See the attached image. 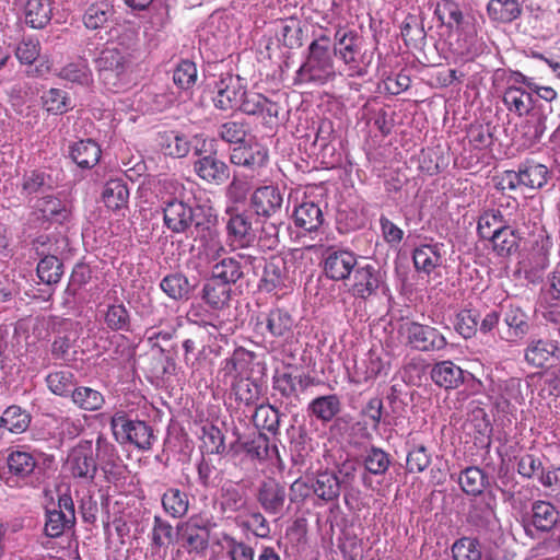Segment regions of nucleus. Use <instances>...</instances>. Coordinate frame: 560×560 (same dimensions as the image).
Segmentation results:
<instances>
[{"label":"nucleus","mask_w":560,"mask_h":560,"mask_svg":"<svg viewBox=\"0 0 560 560\" xmlns=\"http://www.w3.org/2000/svg\"><path fill=\"white\" fill-rule=\"evenodd\" d=\"M163 211V223L173 234L188 235L192 228L198 232V237L208 246L209 250L219 256L225 252L221 244L217 230L212 226L211 214H205L200 220V207H192L186 200L167 202L161 207Z\"/></svg>","instance_id":"1"},{"label":"nucleus","mask_w":560,"mask_h":560,"mask_svg":"<svg viewBox=\"0 0 560 560\" xmlns=\"http://www.w3.org/2000/svg\"><path fill=\"white\" fill-rule=\"evenodd\" d=\"M335 77L331 39L323 34L308 45L305 60L296 71L295 82L324 85Z\"/></svg>","instance_id":"2"},{"label":"nucleus","mask_w":560,"mask_h":560,"mask_svg":"<svg viewBox=\"0 0 560 560\" xmlns=\"http://www.w3.org/2000/svg\"><path fill=\"white\" fill-rule=\"evenodd\" d=\"M132 50L120 43L103 49L96 59V68L104 85L118 92L131 82Z\"/></svg>","instance_id":"3"},{"label":"nucleus","mask_w":560,"mask_h":560,"mask_svg":"<svg viewBox=\"0 0 560 560\" xmlns=\"http://www.w3.org/2000/svg\"><path fill=\"white\" fill-rule=\"evenodd\" d=\"M110 429L120 443H131L142 451L152 447L156 438L152 428L144 421L131 420L122 410L116 411L110 419Z\"/></svg>","instance_id":"4"},{"label":"nucleus","mask_w":560,"mask_h":560,"mask_svg":"<svg viewBox=\"0 0 560 560\" xmlns=\"http://www.w3.org/2000/svg\"><path fill=\"white\" fill-rule=\"evenodd\" d=\"M534 79L520 71H511L506 77V88L503 93V103L510 112L518 116L529 115L533 108Z\"/></svg>","instance_id":"5"},{"label":"nucleus","mask_w":560,"mask_h":560,"mask_svg":"<svg viewBox=\"0 0 560 560\" xmlns=\"http://www.w3.org/2000/svg\"><path fill=\"white\" fill-rule=\"evenodd\" d=\"M550 176V172L544 164L535 162L522 163L517 171H505L499 185L502 189L516 190L518 188L540 189Z\"/></svg>","instance_id":"6"},{"label":"nucleus","mask_w":560,"mask_h":560,"mask_svg":"<svg viewBox=\"0 0 560 560\" xmlns=\"http://www.w3.org/2000/svg\"><path fill=\"white\" fill-rule=\"evenodd\" d=\"M236 108L248 116L260 118L268 128L275 127L279 121V104L258 92L245 89Z\"/></svg>","instance_id":"7"},{"label":"nucleus","mask_w":560,"mask_h":560,"mask_svg":"<svg viewBox=\"0 0 560 560\" xmlns=\"http://www.w3.org/2000/svg\"><path fill=\"white\" fill-rule=\"evenodd\" d=\"M195 155L198 158L192 163V170L203 183L221 186L229 180L230 167L215 153L202 154L200 150H196Z\"/></svg>","instance_id":"8"},{"label":"nucleus","mask_w":560,"mask_h":560,"mask_svg":"<svg viewBox=\"0 0 560 560\" xmlns=\"http://www.w3.org/2000/svg\"><path fill=\"white\" fill-rule=\"evenodd\" d=\"M358 265L357 256L347 249L327 247L323 253V269L327 278L343 281L349 278Z\"/></svg>","instance_id":"9"},{"label":"nucleus","mask_w":560,"mask_h":560,"mask_svg":"<svg viewBox=\"0 0 560 560\" xmlns=\"http://www.w3.org/2000/svg\"><path fill=\"white\" fill-rule=\"evenodd\" d=\"M245 90L243 79L231 73L221 74L214 85L212 102L220 110H230L237 107Z\"/></svg>","instance_id":"10"},{"label":"nucleus","mask_w":560,"mask_h":560,"mask_svg":"<svg viewBox=\"0 0 560 560\" xmlns=\"http://www.w3.org/2000/svg\"><path fill=\"white\" fill-rule=\"evenodd\" d=\"M67 465L73 477L94 479L97 464L94 457L92 441H80L69 453Z\"/></svg>","instance_id":"11"},{"label":"nucleus","mask_w":560,"mask_h":560,"mask_svg":"<svg viewBox=\"0 0 560 560\" xmlns=\"http://www.w3.org/2000/svg\"><path fill=\"white\" fill-rule=\"evenodd\" d=\"M407 342L419 351H439L446 346L445 337L434 327L409 323L405 328Z\"/></svg>","instance_id":"12"},{"label":"nucleus","mask_w":560,"mask_h":560,"mask_svg":"<svg viewBox=\"0 0 560 560\" xmlns=\"http://www.w3.org/2000/svg\"><path fill=\"white\" fill-rule=\"evenodd\" d=\"M230 162L259 174L268 163V150L259 143H242L231 151Z\"/></svg>","instance_id":"13"},{"label":"nucleus","mask_w":560,"mask_h":560,"mask_svg":"<svg viewBox=\"0 0 560 560\" xmlns=\"http://www.w3.org/2000/svg\"><path fill=\"white\" fill-rule=\"evenodd\" d=\"M497 500L494 495L488 494L471 501L467 522L478 530H491L498 524L495 514Z\"/></svg>","instance_id":"14"},{"label":"nucleus","mask_w":560,"mask_h":560,"mask_svg":"<svg viewBox=\"0 0 560 560\" xmlns=\"http://www.w3.org/2000/svg\"><path fill=\"white\" fill-rule=\"evenodd\" d=\"M184 547L188 552L202 553L209 546L210 523L201 517H190L182 526Z\"/></svg>","instance_id":"15"},{"label":"nucleus","mask_w":560,"mask_h":560,"mask_svg":"<svg viewBox=\"0 0 560 560\" xmlns=\"http://www.w3.org/2000/svg\"><path fill=\"white\" fill-rule=\"evenodd\" d=\"M250 497L246 487L228 481L220 489L219 505L223 514L247 513Z\"/></svg>","instance_id":"16"},{"label":"nucleus","mask_w":560,"mask_h":560,"mask_svg":"<svg viewBox=\"0 0 560 560\" xmlns=\"http://www.w3.org/2000/svg\"><path fill=\"white\" fill-rule=\"evenodd\" d=\"M256 498L267 514L279 515L284 509L287 490L282 483L269 478L260 483Z\"/></svg>","instance_id":"17"},{"label":"nucleus","mask_w":560,"mask_h":560,"mask_svg":"<svg viewBox=\"0 0 560 560\" xmlns=\"http://www.w3.org/2000/svg\"><path fill=\"white\" fill-rule=\"evenodd\" d=\"M283 197L275 186L257 188L250 197V206L258 217L275 218L281 211Z\"/></svg>","instance_id":"18"},{"label":"nucleus","mask_w":560,"mask_h":560,"mask_svg":"<svg viewBox=\"0 0 560 560\" xmlns=\"http://www.w3.org/2000/svg\"><path fill=\"white\" fill-rule=\"evenodd\" d=\"M228 238L232 245L246 248L254 245L257 238L250 219L244 213H233L226 222Z\"/></svg>","instance_id":"19"},{"label":"nucleus","mask_w":560,"mask_h":560,"mask_svg":"<svg viewBox=\"0 0 560 560\" xmlns=\"http://www.w3.org/2000/svg\"><path fill=\"white\" fill-rule=\"evenodd\" d=\"M353 272V294L364 300L375 294L384 282L381 270L372 265L357 266Z\"/></svg>","instance_id":"20"},{"label":"nucleus","mask_w":560,"mask_h":560,"mask_svg":"<svg viewBox=\"0 0 560 560\" xmlns=\"http://www.w3.org/2000/svg\"><path fill=\"white\" fill-rule=\"evenodd\" d=\"M503 322L505 327L500 329V338L510 343H516L529 330L527 315L518 306L510 305L504 312Z\"/></svg>","instance_id":"21"},{"label":"nucleus","mask_w":560,"mask_h":560,"mask_svg":"<svg viewBox=\"0 0 560 560\" xmlns=\"http://www.w3.org/2000/svg\"><path fill=\"white\" fill-rule=\"evenodd\" d=\"M116 10L112 0H93L84 11L82 21L91 31L107 27L115 21Z\"/></svg>","instance_id":"22"},{"label":"nucleus","mask_w":560,"mask_h":560,"mask_svg":"<svg viewBox=\"0 0 560 560\" xmlns=\"http://www.w3.org/2000/svg\"><path fill=\"white\" fill-rule=\"evenodd\" d=\"M558 341L532 339L525 349V360L535 368H544L557 360Z\"/></svg>","instance_id":"23"},{"label":"nucleus","mask_w":560,"mask_h":560,"mask_svg":"<svg viewBox=\"0 0 560 560\" xmlns=\"http://www.w3.org/2000/svg\"><path fill=\"white\" fill-rule=\"evenodd\" d=\"M311 487L313 494L326 503L336 501L340 495V480L334 471L317 472L311 479Z\"/></svg>","instance_id":"24"},{"label":"nucleus","mask_w":560,"mask_h":560,"mask_svg":"<svg viewBox=\"0 0 560 560\" xmlns=\"http://www.w3.org/2000/svg\"><path fill=\"white\" fill-rule=\"evenodd\" d=\"M560 522V512L550 502L538 500L532 504L530 524L540 532L551 530Z\"/></svg>","instance_id":"25"},{"label":"nucleus","mask_w":560,"mask_h":560,"mask_svg":"<svg viewBox=\"0 0 560 560\" xmlns=\"http://www.w3.org/2000/svg\"><path fill=\"white\" fill-rule=\"evenodd\" d=\"M293 220L298 228L306 232H315L323 224L324 214L317 203L305 201L295 208Z\"/></svg>","instance_id":"26"},{"label":"nucleus","mask_w":560,"mask_h":560,"mask_svg":"<svg viewBox=\"0 0 560 560\" xmlns=\"http://www.w3.org/2000/svg\"><path fill=\"white\" fill-rule=\"evenodd\" d=\"M432 381L445 389L456 388L464 382L463 370L452 361H441L431 370Z\"/></svg>","instance_id":"27"},{"label":"nucleus","mask_w":560,"mask_h":560,"mask_svg":"<svg viewBox=\"0 0 560 560\" xmlns=\"http://www.w3.org/2000/svg\"><path fill=\"white\" fill-rule=\"evenodd\" d=\"M341 402L337 395L318 396L310 401L307 412L323 423L331 421L340 411Z\"/></svg>","instance_id":"28"},{"label":"nucleus","mask_w":560,"mask_h":560,"mask_svg":"<svg viewBox=\"0 0 560 560\" xmlns=\"http://www.w3.org/2000/svg\"><path fill=\"white\" fill-rule=\"evenodd\" d=\"M487 13L492 21L511 23L522 15V2L520 0H489Z\"/></svg>","instance_id":"29"},{"label":"nucleus","mask_w":560,"mask_h":560,"mask_svg":"<svg viewBox=\"0 0 560 560\" xmlns=\"http://www.w3.org/2000/svg\"><path fill=\"white\" fill-rule=\"evenodd\" d=\"M101 148L92 139L80 140L70 147V156L82 168H91L101 158Z\"/></svg>","instance_id":"30"},{"label":"nucleus","mask_w":560,"mask_h":560,"mask_svg":"<svg viewBox=\"0 0 560 560\" xmlns=\"http://www.w3.org/2000/svg\"><path fill=\"white\" fill-rule=\"evenodd\" d=\"M412 259L417 271L430 275L442 262L439 244H422L416 247Z\"/></svg>","instance_id":"31"},{"label":"nucleus","mask_w":560,"mask_h":560,"mask_svg":"<svg viewBox=\"0 0 560 560\" xmlns=\"http://www.w3.org/2000/svg\"><path fill=\"white\" fill-rule=\"evenodd\" d=\"M232 289L224 282L209 279L201 290V299L213 310L224 308L231 300Z\"/></svg>","instance_id":"32"},{"label":"nucleus","mask_w":560,"mask_h":560,"mask_svg":"<svg viewBox=\"0 0 560 560\" xmlns=\"http://www.w3.org/2000/svg\"><path fill=\"white\" fill-rule=\"evenodd\" d=\"M54 188V182L49 174L40 170L25 172L21 183V195L31 197L46 194Z\"/></svg>","instance_id":"33"},{"label":"nucleus","mask_w":560,"mask_h":560,"mask_svg":"<svg viewBox=\"0 0 560 560\" xmlns=\"http://www.w3.org/2000/svg\"><path fill=\"white\" fill-rule=\"evenodd\" d=\"M164 512L173 518L184 517L189 510L188 494L175 487L168 488L161 498Z\"/></svg>","instance_id":"34"},{"label":"nucleus","mask_w":560,"mask_h":560,"mask_svg":"<svg viewBox=\"0 0 560 560\" xmlns=\"http://www.w3.org/2000/svg\"><path fill=\"white\" fill-rule=\"evenodd\" d=\"M244 277L243 267L236 257H225L211 267V279L230 285Z\"/></svg>","instance_id":"35"},{"label":"nucleus","mask_w":560,"mask_h":560,"mask_svg":"<svg viewBox=\"0 0 560 560\" xmlns=\"http://www.w3.org/2000/svg\"><path fill=\"white\" fill-rule=\"evenodd\" d=\"M434 14L447 28L458 30L465 24V19L459 3L455 0H436Z\"/></svg>","instance_id":"36"},{"label":"nucleus","mask_w":560,"mask_h":560,"mask_svg":"<svg viewBox=\"0 0 560 560\" xmlns=\"http://www.w3.org/2000/svg\"><path fill=\"white\" fill-rule=\"evenodd\" d=\"M49 0H28L24 8L25 23L33 28H43L51 20Z\"/></svg>","instance_id":"37"},{"label":"nucleus","mask_w":560,"mask_h":560,"mask_svg":"<svg viewBox=\"0 0 560 560\" xmlns=\"http://www.w3.org/2000/svg\"><path fill=\"white\" fill-rule=\"evenodd\" d=\"M159 143L162 152L174 159L185 158L190 151L189 140L176 131L160 133Z\"/></svg>","instance_id":"38"},{"label":"nucleus","mask_w":560,"mask_h":560,"mask_svg":"<svg viewBox=\"0 0 560 560\" xmlns=\"http://www.w3.org/2000/svg\"><path fill=\"white\" fill-rule=\"evenodd\" d=\"M266 326L273 337L289 339L293 335L294 319L289 312L276 308L269 312Z\"/></svg>","instance_id":"39"},{"label":"nucleus","mask_w":560,"mask_h":560,"mask_svg":"<svg viewBox=\"0 0 560 560\" xmlns=\"http://www.w3.org/2000/svg\"><path fill=\"white\" fill-rule=\"evenodd\" d=\"M287 267L285 261L281 258L273 257L265 262L264 276L261 278V288L270 292L277 288L285 285Z\"/></svg>","instance_id":"40"},{"label":"nucleus","mask_w":560,"mask_h":560,"mask_svg":"<svg viewBox=\"0 0 560 560\" xmlns=\"http://www.w3.org/2000/svg\"><path fill=\"white\" fill-rule=\"evenodd\" d=\"M102 197L108 209L117 211L127 206L129 190L124 180L110 179L105 184Z\"/></svg>","instance_id":"41"},{"label":"nucleus","mask_w":560,"mask_h":560,"mask_svg":"<svg viewBox=\"0 0 560 560\" xmlns=\"http://www.w3.org/2000/svg\"><path fill=\"white\" fill-rule=\"evenodd\" d=\"M70 397L77 407L85 411L100 410L105 404L103 394L88 386H79L73 388Z\"/></svg>","instance_id":"42"},{"label":"nucleus","mask_w":560,"mask_h":560,"mask_svg":"<svg viewBox=\"0 0 560 560\" xmlns=\"http://www.w3.org/2000/svg\"><path fill=\"white\" fill-rule=\"evenodd\" d=\"M162 291L173 300H188L194 285L183 273H171L160 283Z\"/></svg>","instance_id":"43"},{"label":"nucleus","mask_w":560,"mask_h":560,"mask_svg":"<svg viewBox=\"0 0 560 560\" xmlns=\"http://www.w3.org/2000/svg\"><path fill=\"white\" fill-rule=\"evenodd\" d=\"M511 220L506 219L499 209L485 211L478 220L477 231L482 240H490Z\"/></svg>","instance_id":"44"},{"label":"nucleus","mask_w":560,"mask_h":560,"mask_svg":"<svg viewBox=\"0 0 560 560\" xmlns=\"http://www.w3.org/2000/svg\"><path fill=\"white\" fill-rule=\"evenodd\" d=\"M58 77L80 85H89L93 82L92 71L85 59H78L67 63L59 70Z\"/></svg>","instance_id":"45"},{"label":"nucleus","mask_w":560,"mask_h":560,"mask_svg":"<svg viewBox=\"0 0 560 560\" xmlns=\"http://www.w3.org/2000/svg\"><path fill=\"white\" fill-rule=\"evenodd\" d=\"M453 560H481L482 547L478 538L464 536L456 539L452 547Z\"/></svg>","instance_id":"46"},{"label":"nucleus","mask_w":560,"mask_h":560,"mask_svg":"<svg viewBox=\"0 0 560 560\" xmlns=\"http://www.w3.org/2000/svg\"><path fill=\"white\" fill-rule=\"evenodd\" d=\"M489 242L492 245V249L499 256L506 257L513 252H516L518 247V237L515 234V230L513 229L511 221L495 233Z\"/></svg>","instance_id":"47"},{"label":"nucleus","mask_w":560,"mask_h":560,"mask_svg":"<svg viewBox=\"0 0 560 560\" xmlns=\"http://www.w3.org/2000/svg\"><path fill=\"white\" fill-rule=\"evenodd\" d=\"M0 421L8 432L19 434L30 427L31 415L20 406L12 405L3 411Z\"/></svg>","instance_id":"48"},{"label":"nucleus","mask_w":560,"mask_h":560,"mask_svg":"<svg viewBox=\"0 0 560 560\" xmlns=\"http://www.w3.org/2000/svg\"><path fill=\"white\" fill-rule=\"evenodd\" d=\"M249 132L248 124L244 120H228L217 128V136L230 144H242Z\"/></svg>","instance_id":"49"},{"label":"nucleus","mask_w":560,"mask_h":560,"mask_svg":"<svg viewBox=\"0 0 560 560\" xmlns=\"http://www.w3.org/2000/svg\"><path fill=\"white\" fill-rule=\"evenodd\" d=\"M36 209L43 213L47 220L62 223L70 214L67 206L58 198L47 195L40 198L36 203Z\"/></svg>","instance_id":"50"},{"label":"nucleus","mask_w":560,"mask_h":560,"mask_svg":"<svg viewBox=\"0 0 560 560\" xmlns=\"http://www.w3.org/2000/svg\"><path fill=\"white\" fill-rule=\"evenodd\" d=\"M75 524L74 521H70L67 515L59 513L51 503V506H46V523L45 534L51 538L60 537L67 528H71Z\"/></svg>","instance_id":"51"},{"label":"nucleus","mask_w":560,"mask_h":560,"mask_svg":"<svg viewBox=\"0 0 560 560\" xmlns=\"http://www.w3.org/2000/svg\"><path fill=\"white\" fill-rule=\"evenodd\" d=\"M8 467L11 474L20 477H28L36 467V459L34 456L24 451H12L7 459Z\"/></svg>","instance_id":"52"},{"label":"nucleus","mask_w":560,"mask_h":560,"mask_svg":"<svg viewBox=\"0 0 560 560\" xmlns=\"http://www.w3.org/2000/svg\"><path fill=\"white\" fill-rule=\"evenodd\" d=\"M158 196L161 201V207L167 202H178L185 200L186 187L185 185L172 177H166L159 180Z\"/></svg>","instance_id":"53"},{"label":"nucleus","mask_w":560,"mask_h":560,"mask_svg":"<svg viewBox=\"0 0 560 560\" xmlns=\"http://www.w3.org/2000/svg\"><path fill=\"white\" fill-rule=\"evenodd\" d=\"M62 273L63 265L56 255L42 258L37 265L38 278L48 285L58 283Z\"/></svg>","instance_id":"54"},{"label":"nucleus","mask_w":560,"mask_h":560,"mask_svg":"<svg viewBox=\"0 0 560 560\" xmlns=\"http://www.w3.org/2000/svg\"><path fill=\"white\" fill-rule=\"evenodd\" d=\"M365 470L375 476L385 475L392 459L388 453L380 447L372 446L363 457Z\"/></svg>","instance_id":"55"},{"label":"nucleus","mask_w":560,"mask_h":560,"mask_svg":"<svg viewBox=\"0 0 560 560\" xmlns=\"http://www.w3.org/2000/svg\"><path fill=\"white\" fill-rule=\"evenodd\" d=\"M74 383V374L66 370L55 371L46 376V384L49 390L62 397L71 395Z\"/></svg>","instance_id":"56"},{"label":"nucleus","mask_w":560,"mask_h":560,"mask_svg":"<svg viewBox=\"0 0 560 560\" xmlns=\"http://www.w3.org/2000/svg\"><path fill=\"white\" fill-rule=\"evenodd\" d=\"M485 472L475 466L467 467L459 476V485L464 492L471 495H479L486 487Z\"/></svg>","instance_id":"57"},{"label":"nucleus","mask_w":560,"mask_h":560,"mask_svg":"<svg viewBox=\"0 0 560 560\" xmlns=\"http://www.w3.org/2000/svg\"><path fill=\"white\" fill-rule=\"evenodd\" d=\"M253 422L256 428L276 434L279 430L280 413L270 405H260L255 410Z\"/></svg>","instance_id":"58"},{"label":"nucleus","mask_w":560,"mask_h":560,"mask_svg":"<svg viewBox=\"0 0 560 560\" xmlns=\"http://www.w3.org/2000/svg\"><path fill=\"white\" fill-rule=\"evenodd\" d=\"M282 222L276 218H266L260 225L256 238L258 245L264 249H275L280 243L279 231Z\"/></svg>","instance_id":"59"},{"label":"nucleus","mask_w":560,"mask_h":560,"mask_svg":"<svg viewBox=\"0 0 560 560\" xmlns=\"http://www.w3.org/2000/svg\"><path fill=\"white\" fill-rule=\"evenodd\" d=\"M104 322L114 331L130 330V314L122 303L109 305L105 312Z\"/></svg>","instance_id":"60"},{"label":"nucleus","mask_w":560,"mask_h":560,"mask_svg":"<svg viewBox=\"0 0 560 560\" xmlns=\"http://www.w3.org/2000/svg\"><path fill=\"white\" fill-rule=\"evenodd\" d=\"M457 31L459 32L458 42L462 54L472 56L482 50V44L477 37V31L474 23L467 20Z\"/></svg>","instance_id":"61"},{"label":"nucleus","mask_w":560,"mask_h":560,"mask_svg":"<svg viewBox=\"0 0 560 560\" xmlns=\"http://www.w3.org/2000/svg\"><path fill=\"white\" fill-rule=\"evenodd\" d=\"M431 460V453L424 445L413 444L407 453V471L410 474L422 472L430 466Z\"/></svg>","instance_id":"62"},{"label":"nucleus","mask_w":560,"mask_h":560,"mask_svg":"<svg viewBox=\"0 0 560 560\" xmlns=\"http://www.w3.org/2000/svg\"><path fill=\"white\" fill-rule=\"evenodd\" d=\"M546 130V116L540 113H532L521 125V132L526 138L527 144L537 143Z\"/></svg>","instance_id":"63"},{"label":"nucleus","mask_w":560,"mask_h":560,"mask_svg":"<svg viewBox=\"0 0 560 560\" xmlns=\"http://www.w3.org/2000/svg\"><path fill=\"white\" fill-rule=\"evenodd\" d=\"M222 541L226 546L228 557L230 560H254L255 550L252 546L242 540L236 539L234 536L222 533Z\"/></svg>","instance_id":"64"}]
</instances>
